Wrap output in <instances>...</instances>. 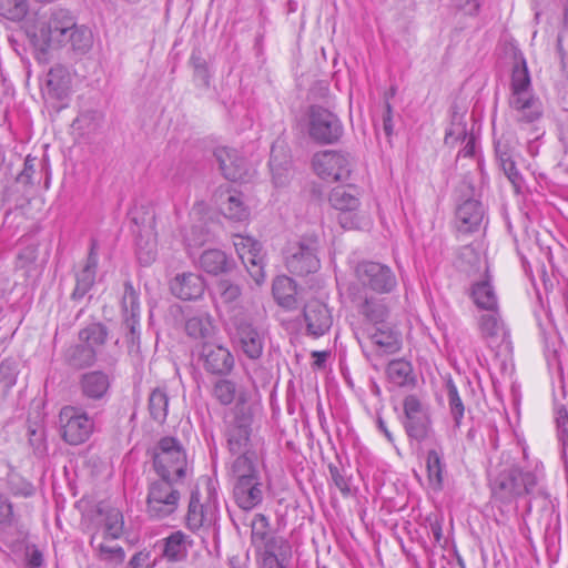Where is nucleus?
Returning a JSON list of instances; mask_svg holds the SVG:
<instances>
[{
	"label": "nucleus",
	"instance_id": "1",
	"mask_svg": "<svg viewBox=\"0 0 568 568\" xmlns=\"http://www.w3.org/2000/svg\"><path fill=\"white\" fill-rule=\"evenodd\" d=\"M26 33L33 47L43 53L69 44L75 54L83 55L93 44L91 30L79 26L75 17L65 9L39 14L26 27Z\"/></svg>",
	"mask_w": 568,
	"mask_h": 568
},
{
	"label": "nucleus",
	"instance_id": "2",
	"mask_svg": "<svg viewBox=\"0 0 568 568\" xmlns=\"http://www.w3.org/2000/svg\"><path fill=\"white\" fill-rule=\"evenodd\" d=\"M508 105L518 123L537 122L544 114L542 103L534 93L527 62L523 55L518 58L511 70Z\"/></svg>",
	"mask_w": 568,
	"mask_h": 568
},
{
	"label": "nucleus",
	"instance_id": "3",
	"mask_svg": "<svg viewBox=\"0 0 568 568\" xmlns=\"http://www.w3.org/2000/svg\"><path fill=\"white\" fill-rule=\"evenodd\" d=\"M152 465L160 478L182 481L186 477L187 455L180 439L160 438L152 449Z\"/></svg>",
	"mask_w": 568,
	"mask_h": 568
},
{
	"label": "nucleus",
	"instance_id": "4",
	"mask_svg": "<svg viewBox=\"0 0 568 568\" xmlns=\"http://www.w3.org/2000/svg\"><path fill=\"white\" fill-rule=\"evenodd\" d=\"M227 332L234 345L248 358L258 359L264 349V333L254 325L244 310H233L229 316Z\"/></svg>",
	"mask_w": 568,
	"mask_h": 568
},
{
	"label": "nucleus",
	"instance_id": "5",
	"mask_svg": "<svg viewBox=\"0 0 568 568\" xmlns=\"http://www.w3.org/2000/svg\"><path fill=\"white\" fill-rule=\"evenodd\" d=\"M181 483L160 477L149 483L145 511L151 519L161 520L176 511L181 499Z\"/></svg>",
	"mask_w": 568,
	"mask_h": 568
},
{
	"label": "nucleus",
	"instance_id": "6",
	"mask_svg": "<svg viewBox=\"0 0 568 568\" xmlns=\"http://www.w3.org/2000/svg\"><path fill=\"white\" fill-rule=\"evenodd\" d=\"M310 138L318 144L328 145L339 142L344 128L339 118L321 105H311L307 111Z\"/></svg>",
	"mask_w": 568,
	"mask_h": 568
},
{
	"label": "nucleus",
	"instance_id": "7",
	"mask_svg": "<svg viewBox=\"0 0 568 568\" xmlns=\"http://www.w3.org/2000/svg\"><path fill=\"white\" fill-rule=\"evenodd\" d=\"M253 413L246 405H235L231 418L225 422V437L232 455L251 452Z\"/></svg>",
	"mask_w": 568,
	"mask_h": 568
},
{
	"label": "nucleus",
	"instance_id": "8",
	"mask_svg": "<svg viewBox=\"0 0 568 568\" xmlns=\"http://www.w3.org/2000/svg\"><path fill=\"white\" fill-rule=\"evenodd\" d=\"M403 409V425L408 438L417 443L430 438L434 430L428 406L417 396L408 395L404 398Z\"/></svg>",
	"mask_w": 568,
	"mask_h": 568
},
{
	"label": "nucleus",
	"instance_id": "9",
	"mask_svg": "<svg viewBox=\"0 0 568 568\" xmlns=\"http://www.w3.org/2000/svg\"><path fill=\"white\" fill-rule=\"evenodd\" d=\"M320 237L315 234L302 236L286 257L288 271L298 276L315 273L320 268Z\"/></svg>",
	"mask_w": 568,
	"mask_h": 568
},
{
	"label": "nucleus",
	"instance_id": "10",
	"mask_svg": "<svg viewBox=\"0 0 568 568\" xmlns=\"http://www.w3.org/2000/svg\"><path fill=\"white\" fill-rule=\"evenodd\" d=\"M355 276L363 288L378 295L389 294L397 287V277L393 270L379 262L362 261L357 263Z\"/></svg>",
	"mask_w": 568,
	"mask_h": 568
},
{
	"label": "nucleus",
	"instance_id": "11",
	"mask_svg": "<svg viewBox=\"0 0 568 568\" xmlns=\"http://www.w3.org/2000/svg\"><path fill=\"white\" fill-rule=\"evenodd\" d=\"M61 437L69 445L85 443L93 433L94 420L80 407L64 406L59 414Z\"/></svg>",
	"mask_w": 568,
	"mask_h": 568
},
{
	"label": "nucleus",
	"instance_id": "12",
	"mask_svg": "<svg viewBox=\"0 0 568 568\" xmlns=\"http://www.w3.org/2000/svg\"><path fill=\"white\" fill-rule=\"evenodd\" d=\"M219 517V504L215 488L211 483L207 485V497L201 501L197 489L192 490L186 514V526L192 531L214 525Z\"/></svg>",
	"mask_w": 568,
	"mask_h": 568
},
{
	"label": "nucleus",
	"instance_id": "13",
	"mask_svg": "<svg viewBox=\"0 0 568 568\" xmlns=\"http://www.w3.org/2000/svg\"><path fill=\"white\" fill-rule=\"evenodd\" d=\"M312 165L321 179L337 182L349 178L353 162L348 153L325 150L314 154Z\"/></svg>",
	"mask_w": 568,
	"mask_h": 568
},
{
	"label": "nucleus",
	"instance_id": "14",
	"mask_svg": "<svg viewBox=\"0 0 568 568\" xmlns=\"http://www.w3.org/2000/svg\"><path fill=\"white\" fill-rule=\"evenodd\" d=\"M197 361L206 374L227 377L235 367L232 352L224 345L204 342L199 346Z\"/></svg>",
	"mask_w": 568,
	"mask_h": 568
},
{
	"label": "nucleus",
	"instance_id": "15",
	"mask_svg": "<svg viewBox=\"0 0 568 568\" xmlns=\"http://www.w3.org/2000/svg\"><path fill=\"white\" fill-rule=\"evenodd\" d=\"M349 297L357 313L375 326L383 325L389 316V304L386 297L369 295L359 288L351 287Z\"/></svg>",
	"mask_w": 568,
	"mask_h": 568
},
{
	"label": "nucleus",
	"instance_id": "16",
	"mask_svg": "<svg viewBox=\"0 0 568 568\" xmlns=\"http://www.w3.org/2000/svg\"><path fill=\"white\" fill-rule=\"evenodd\" d=\"M328 201L331 205L338 211L337 221L343 229H358L362 217L358 213L361 205L359 199L343 186L333 189Z\"/></svg>",
	"mask_w": 568,
	"mask_h": 568
},
{
	"label": "nucleus",
	"instance_id": "17",
	"mask_svg": "<svg viewBox=\"0 0 568 568\" xmlns=\"http://www.w3.org/2000/svg\"><path fill=\"white\" fill-rule=\"evenodd\" d=\"M234 247L251 276L261 284L264 281V254L261 243L251 236L235 235Z\"/></svg>",
	"mask_w": 568,
	"mask_h": 568
},
{
	"label": "nucleus",
	"instance_id": "18",
	"mask_svg": "<svg viewBox=\"0 0 568 568\" xmlns=\"http://www.w3.org/2000/svg\"><path fill=\"white\" fill-rule=\"evenodd\" d=\"M306 333L313 337L326 334L333 324V316L327 305L318 300L308 301L303 310Z\"/></svg>",
	"mask_w": 568,
	"mask_h": 568
},
{
	"label": "nucleus",
	"instance_id": "19",
	"mask_svg": "<svg viewBox=\"0 0 568 568\" xmlns=\"http://www.w3.org/2000/svg\"><path fill=\"white\" fill-rule=\"evenodd\" d=\"M477 327L481 339L491 348L498 347L508 339L509 333L498 308L481 314L477 318Z\"/></svg>",
	"mask_w": 568,
	"mask_h": 568
},
{
	"label": "nucleus",
	"instance_id": "20",
	"mask_svg": "<svg viewBox=\"0 0 568 568\" xmlns=\"http://www.w3.org/2000/svg\"><path fill=\"white\" fill-rule=\"evenodd\" d=\"M187 538L184 532L174 531L158 541L153 547L154 559L152 565H158L159 559H165L169 564L182 561L187 554Z\"/></svg>",
	"mask_w": 568,
	"mask_h": 568
},
{
	"label": "nucleus",
	"instance_id": "21",
	"mask_svg": "<svg viewBox=\"0 0 568 568\" xmlns=\"http://www.w3.org/2000/svg\"><path fill=\"white\" fill-rule=\"evenodd\" d=\"M214 156L226 180L239 182L248 176L246 160L235 149L219 146L214 151Z\"/></svg>",
	"mask_w": 568,
	"mask_h": 568
},
{
	"label": "nucleus",
	"instance_id": "22",
	"mask_svg": "<svg viewBox=\"0 0 568 568\" xmlns=\"http://www.w3.org/2000/svg\"><path fill=\"white\" fill-rule=\"evenodd\" d=\"M98 270V242L91 240L89 254L83 267L75 273V286L71 294L73 301L82 300L93 287Z\"/></svg>",
	"mask_w": 568,
	"mask_h": 568
},
{
	"label": "nucleus",
	"instance_id": "23",
	"mask_svg": "<svg viewBox=\"0 0 568 568\" xmlns=\"http://www.w3.org/2000/svg\"><path fill=\"white\" fill-rule=\"evenodd\" d=\"M485 215L480 201L466 199L456 207V226L460 233H474L479 230Z\"/></svg>",
	"mask_w": 568,
	"mask_h": 568
},
{
	"label": "nucleus",
	"instance_id": "24",
	"mask_svg": "<svg viewBox=\"0 0 568 568\" xmlns=\"http://www.w3.org/2000/svg\"><path fill=\"white\" fill-rule=\"evenodd\" d=\"M261 554L264 568H286L292 558V547L283 537H270Z\"/></svg>",
	"mask_w": 568,
	"mask_h": 568
},
{
	"label": "nucleus",
	"instance_id": "25",
	"mask_svg": "<svg viewBox=\"0 0 568 568\" xmlns=\"http://www.w3.org/2000/svg\"><path fill=\"white\" fill-rule=\"evenodd\" d=\"M233 495L236 505L243 510H252L262 504L264 499L263 483L261 477L233 483Z\"/></svg>",
	"mask_w": 568,
	"mask_h": 568
},
{
	"label": "nucleus",
	"instance_id": "26",
	"mask_svg": "<svg viewBox=\"0 0 568 568\" xmlns=\"http://www.w3.org/2000/svg\"><path fill=\"white\" fill-rule=\"evenodd\" d=\"M174 296L183 301L200 298L205 291V283L201 275L195 273L178 274L170 283Z\"/></svg>",
	"mask_w": 568,
	"mask_h": 568
},
{
	"label": "nucleus",
	"instance_id": "27",
	"mask_svg": "<svg viewBox=\"0 0 568 568\" xmlns=\"http://www.w3.org/2000/svg\"><path fill=\"white\" fill-rule=\"evenodd\" d=\"M111 386L110 376L103 371H91L82 374L79 379V387L83 397L89 400H102L109 393Z\"/></svg>",
	"mask_w": 568,
	"mask_h": 568
},
{
	"label": "nucleus",
	"instance_id": "28",
	"mask_svg": "<svg viewBox=\"0 0 568 568\" xmlns=\"http://www.w3.org/2000/svg\"><path fill=\"white\" fill-rule=\"evenodd\" d=\"M29 536L28 529L16 520L0 527V550L17 555L22 552Z\"/></svg>",
	"mask_w": 568,
	"mask_h": 568
},
{
	"label": "nucleus",
	"instance_id": "29",
	"mask_svg": "<svg viewBox=\"0 0 568 568\" xmlns=\"http://www.w3.org/2000/svg\"><path fill=\"white\" fill-rule=\"evenodd\" d=\"M212 396L222 406H229L236 402L235 405H245L247 400L246 390L239 386L233 379L220 377L212 386Z\"/></svg>",
	"mask_w": 568,
	"mask_h": 568
},
{
	"label": "nucleus",
	"instance_id": "30",
	"mask_svg": "<svg viewBox=\"0 0 568 568\" xmlns=\"http://www.w3.org/2000/svg\"><path fill=\"white\" fill-rule=\"evenodd\" d=\"M215 301L223 304L229 312V316L233 314V310H243L237 307L242 297V286L232 278H220L214 284L213 291Z\"/></svg>",
	"mask_w": 568,
	"mask_h": 568
},
{
	"label": "nucleus",
	"instance_id": "31",
	"mask_svg": "<svg viewBox=\"0 0 568 568\" xmlns=\"http://www.w3.org/2000/svg\"><path fill=\"white\" fill-rule=\"evenodd\" d=\"M235 455L236 457L231 463L229 469V475L233 483L253 479V477H261L255 462L256 456L253 450L237 453Z\"/></svg>",
	"mask_w": 568,
	"mask_h": 568
},
{
	"label": "nucleus",
	"instance_id": "32",
	"mask_svg": "<svg viewBox=\"0 0 568 568\" xmlns=\"http://www.w3.org/2000/svg\"><path fill=\"white\" fill-rule=\"evenodd\" d=\"M98 514L103 517L101 526L95 530L100 532V539H119L124 528V519L121 510L118 508H99Z\"/></svg>",
	"mask_w": 568,
	"mask_h": 568
},
{
	"label": "nucleus",
	"instance_id": "33",
	"mask_svg": "<svg viewBox=\"0 0 568 568\" xmlns=\"http://www.w3.org/2000/svg\"><path fill=\"white\" fill-rule=\"evenodd\" d=\"M200 266L209 274L229 273L235 267L234 260L221 250H206L200 256Z\"/></svg>",
	"mask_w": 568,
	"mask_h": 568
},
{
	"label": "nucleus",
	"instance_id": "34",
	"mask_svg": "<svg viewBox=\"0 0 568 568\" xmlns=\"http://www.w3.org/2000/svg\"><path fill=\"white\" fill-rule=\"evenodd\" d=\"M470 296L477 307L494 311L498 308L497 296L495 290L490 283V276L488 270H486V276L484 280L476 282L471 286Z\"/></svg>",
	"mask_w": 568,
	"mask_h": 568
},
{
	"label": "nucleus",
	"instance_id": "35",
	"mask_svg": "<svg viewBox=\"0 0 568 568\" xmlns=\"http://www.w3.org/2000/svg\"><path fill=\"white\" fill-rule=\"evenodd\" d=\"M71 78L68 69L62 64L53 65L48 72L47 88L51 95L59 100L68 97Z\"/></svg>",
	"mask_w": 568,
	"mask_h": 568
},
{
	"label": "nucleus",
	"instance_id": "36",
	"mask_svg": "<svg viewBox=\"0 0 568 568\" xmlns=\"http://www.w3.org/2000/svg\"><path fill=\"white\" fill-rule=\"evenodd\" d=\"M369 339L382 354H394L400 349L398 333L386 326L385 323L369 334Z\"/></svg>",
	"mask_w": 568,
	"mask_h": 568
},
{
	"label": "nucleus",
	"instance_id": "37",
	"mask_svg": "<svg viewBox=\"0 0 568 568\" xmlns=\"http://www.w3.org/2000/svg\"><path fill=\"white\" fill-rule=\"evenodd\" d=\"M445 463L442 449H429L426 456V469L429 485L440 490L444 484Z\"/></svg>",
	"mask_w": 568,
	"mask_h": 568
},
{
	"label": "nucleus",
	"instance_id": "38",
	"mask_svg": "<svg viewBox=\"0 0 568 568\" xmlns=\"http://www.w3.org/2000/svg\"><path fill=\"white\" fill-rule=\"evenodd\" d=\"M64 358L69 366L81 369L95 363L97 351L80 342L65 351Z\"/></svg>",
	"mask_w": 568,
	"mask_h": 568
},
{
	"label": "nucleus",
	"instance_id": "39",
	"mask_svg": "<svg viewBox=\"0 0 568 568\" xmlns=\"http://www.w3.org/2000/svg\"><path fill=\"white\" fill-rule=\"evenodd\" d=\"M514 475H509L508 469L499 473L491 480V491L496 499L503 503H510L518 497V488H516Z\"/></svg>",
	"mask_w": 568,
	"mask_h": 568
},
{
	"label": "nucleus",
	"instance_id": "40",
	"mask_svg": "<svg viewBox=\"0 0 568 568\" xmlns=\"http://www.w3.org/2000/svg\"><path fill=\"white\" fill-rule=\"evenodd\" d=\"M169 394L165 387H155L151 390L148 399V409L151 418L163 424L169 413Z\"/></svg>",
	"mask_w": 568,
	"mask_h": 568
},
{
	"label": "nucleus",
	"instance_id": "41",
	"mask_svg": "<svg viewBox=\"0 0 568 568\" xmlns=\"http://www.w3.org/2000/svg\"><path fill=\"white\" fill-rule=\"evenodd\" d=\"M273 295L281 306L287 310L296 308V286L290 277L283 276L274 281Z\"/></svg>",
	"mask_w": 568,
	"mask_h": 568
},
{
	"label": "nucleus",
	"instance_id": "42",
	"mask_svg": "<svg viewBox=\"0 0 568 568\" xmlns=\"http://www.w3.org/2000/svg\"><path fill=\"white\" fill-rule=\"evenodd\" d=\"M90 545L97 551L99 558L109 565H121L124 561V550L119 546H108L103 539H100V532L93 531L90 538Z\"/></svg>",
	"mask_w": 568,
	"mask_h": 568
},
{
	"label": "nucleus",
	"instance_id": "43",
	"mask_svg": "<svg viewBox=\"0 0 568 568\" xmlns=\"http://www.w3.org/2000/svg\"><path fill=\"white\" fill-rule=\"evenodd\" d=\"M123 288V295L121 298L122 320L128 317L140 320L141 306L139 292L133 287L131 281H125Z\"/></svg>",
	"mask_w": 568,
	"mask_h": 568
},
{
	"label": "nucleus",
	"instance_id": "44",
	"mask_svg": "<svg viewBox=\"0 0 568 568\" xmlns=\"http://www.w3.org/2000/svg\"><path fill=\"white\" fill-rule=\"evenodd\" d=\"M108 335V327L100 322H94L80 329L79 341L97 351L105 344Z\"/></svg>",
	"mask_w": 568,
	"mask_h": 568
},
{
	"label": "nucleus",
	"instance_id": "45",
	"mask_svg": "<svg viewBox=\"0 0 568 568\" xmlns=\"http://www.w3.org/2000/svg\"><path fill=\"white\" fill-rule=\"evenodd\" d=\"M136 257L142 266H148L155 261L156 241L150 230L136 236Z\"/></svg>",
	"mask_w": 568,
	"mask_h": 568
},
{
	"label": "nucleus",
	"instance_id": "46",
	"mask_svg": "<svg viewBox=\"0 0 568 568\" xmlns=\"http://www.w3.org/2000/svg\"><path fill=\"white\" fill-rule=\"evenodd\" d=\"M186 334L195 339H204L211 336L213 324L210 315H197L189 318L185 323Z\"/></svg>",
	"mask_w": 568,
	"mask_h": 568
},
{
	"label": "nucleus",
	"instance_id": "47",
	"mask_svg": "<svg viewBox=\"0 0 568 568\" xmlns=\"http://www.w3.org/2000/svg\"><path fill=\"white\" fill-rule=\"evenodd\" d=\"M388 379L397 385L405 386L408 382L413 381V368L409 362L404 359H394L389 362L386 368Z\"/></svg>",
	"mask_w": 568,
	"mask_h": 568
},
{
	"label": "nucleus",
	"instance_id": "48",
	"mask_svg": "<svg viewBox=\"0 0 568 568\" xmlns=\"http://www.w3.org/2000/svg\"><path fill=\"white\" fill-rule=\"evenodd\" d=\"M221 212L226 219L233 221H244L248 216V210L240 194L227 193L226 201L221 204Z\"/></svg>",
	"mask_w": 568,
	"mask_h": 568
},
{
	"label": "nucleus",
	"instance_id": "49",
	"mask_svg": "<svg viewBox=\"0 0 568 568\" xmlns=\"http://www.w3.org/2000/svg\"><path fill=\"white\" fill-rule=\"evenodd\" d=\"M509 475H514L518 497L531 494L538 483L537 475L534 471H524L519 466L513 465L508 468Z\"/></svg>",
	"mask_w": 568,
	"mask_h": 568
},
{
	"label": "nucleus",
	"instance_id": "50",
	"mask_svg": "<svg viewBox=\"0 0 568 568\" xmlns=\"http://www.w3.org/2000/svg\"><path fill=\"white\" fill-rule=\"evenodd\" d=\"M121 328L123 331L124 342L130 354L140 353V320L128 317L122 320Z\"/></svg>",
	"mask_w": 568,
	"mask_h": 568
},
{
	"label": "nucleus",
	"instance_id": "51",
	"mask_svg": "<svg viewBox=\"0 0 568 568\" xmlns=\"http://www.w3.org/2000/svg\"><path fill=\"white\" fill-rule=\"evenodd\" d=\"M27 436L33 453L38 457H43L48 450L44 425L41 423H29Z\"/></svg>",
	"mask_w": 568,
	"mask_h": 568
},
{
	"label": "nucleus",
	"instance_id": "52",
	"mask_svg": "<svg viewBox=\"0 0 568 568\" xmlns=\"http://www.w3.org/2000/svg\"><path fill=\"white\" fill-rule=\"evenodd\" d=\"M447 388V398H448V405L450 415L454 419V427L459 428L462 425V419L464 417L465 413V406L464 403L458 394L457 387L455 386L454 382L449 379L446 383Z\"/></svg>",
	"mask_w": 568,
	"mask_h": 568
},
{
	"label": "nucleus",
	"instance_id": "53",
	"mask_svg": "<svg viewBox=\"0 0 568 568\" xmlns=\"http://www.w3.org/2000/svg\"><path fill=\"white\" fill-rule=\"evenodd\" d=\"M275 152V148H272L270 168L272 172L273 182L276 186H284L290 180L291 162L287 159H285L284 161H278Z\"/></svg>",
	"mask_w": 568,
	"mask_h": 568
},
{
	"label": "nucleus",
	"instance_id": "54",
	"mask_svg": "<svg viewBox=\"0 0 568 568\" xmlns=\"http://www.w3.org/2000/svg\"><path fill=\"white\" fill-rule=\"evenodd\" d=\"M556 425H557V436L562 446V455L561 458L565 463L566 471L568 473V460H567V449H568V412L565 406H558L556 408Z\"/></svg>",
	"mask_w": 568,
	"mask_h": 568
},
{
	"label": "nucleus",
	"instance_id": "55",
	"mask_svg": "<svg viewBox=\"0 0 568 568\" xmlns=\"http://www.w3.org/2000/svg\"><path fill=\"white\" fill-rule=\"evenodd\" d=\"M29 10L27 0H0V16L11 21L22 20Z\"/></svg>",
	"mask_w": 568,
	"mask_h": 568
},
{
	"label": "nucleus",
	"instance_id": "56",
	"mask_svg": "<svg viewBox=\"0 0 568 568\" xmlns=\"http://www.w3.org/2000/svg\"><path fill=\"white\" fill-rule=\"evenodd\" d=\"M466 123L463 115L454 113L449 129L445 133L444 142L446 145L454 146L458 141H465L468 136Z\"/></svg>",
	"mask_w": 568,
	"mask_h": 568
},
{
	"label": "nucleus",
	"instance_id": "57",
	"mask_svg": "<svg viewBox=\"0 0 568 568\" xmlns=\"http://www.w3.org/2000/svg\"><path fill=\"white\" fill-rule=\"evenodd\" d=\"M252 541L254 544H264L270 539V521L263 514H255L251 524Z\"/></svg>",
	"mask_w": 568,
	"mask_h": 568
},
{
	"label": "nucleus",
	"instance_id": "58",
	"mask_svg": "<svg viewBox=\"0 0 568 568\" xmlns=\"http://www.w3.org/2000/svg\"><path fill=\"white\" fill-rule=\"evenodd\" d=\"M210 239V231L203 224H193L184 235V241L189 247L202 246Z\"/></svg>",
	"mask_w": 568,
	"mask_h": 568
},
{
	"label": "nucleus",
	"instance_id": "59",
	"mask_svg": "<svg viewBox=\"0 0 568 568\" xmlns=\"http://www.w3.org/2000/svg\"><path fill=\"white\" fill-rule=\"evenodd\" d=\"M8 487L13 496L31 497L36 493V487L24 478L18 475H11L8 479Z\"/></svg>",
	"mask_w": 568,
	"mask_h": 568
},
{
	"label": "nucleus",
	"instance_id": "60",
	"mask_svg": "<svg viewBox=\"0 0 568 568\" xmlns=\"http://www.w3.org/2000/svg\"><path fill=\"white\" fill-rule=\"evenodd\" d=\"M190 63L193 67L195 80L200 81L204 88H209L210 73L205 59L200 52L193 51L190 58Z\"/></svg>",
	"mask_w": 568,
	"mask_h": 568
},
{
	"label": "nucleus",
	"instance_id": "61",
	"mask_svg": "<svg viewBox=\"0 0 568 568\" xmlns=\"http://www.w3.org/2000/svg\"><path fill=\"white\" fill-rule=\"evenodd\" d=\"M426 529L428 535L434 538V541L440 545L444 541L443 523L444 518L439 514H430L426 517Z\"/></svg>",
	"mask_w": 568,
	"mask_h": 568
},
{
	"label": "nucleus",
	"instance_id": "62",
	"mask_svg": "<svg viewBox=\"0 0 568 568\" xmlns=\"http://www.w3.org/2000/svg\"><path fill=\"white\" fill-rule=\"evenodd\" d=\"M328 471L334 485L339 489L343 495L351 493L349 479L344 474V469L337 465L329 464Z\"/></svg>",
	"mask_w": 568,
	"mask_h": 568
},
{
	"label": "nucleus",
	"instance_id": "63",
	"mask_svg": "<svg viewBox=\"0 0 568 568\" xmlns=\"http://www.w3.org/2000/svg\"><path fill=\"white\" fill-rule=\"evenodd\" d=\"M500 169L504 171L507 179L510 181V183L514 185L516 191H519L523 186L524 179L519 171L516 168L515 161L511 159L507 162V159L504 160V163L499 165Z\"/></svg>",
	"mask_w": 568,
	"mask_h": 568
},
{
	"label": "nucleus",
	"instance_id": "64",
	"mask_svg": "<svg viewBox=\"0 0 568 568\" xmlns=\"http://www.w3.org/2000/svg\"><path fill=\"white\" fill-rule=\"evenodd\" d=\"M36 158L31 155H27L23 164V170L21 173L17 176V181L26 186H32L34 184L33 182V174L36 173Z\"/></svg>",
	"mask_w": 568,
	"mask_h": 568
}]
</instances>
